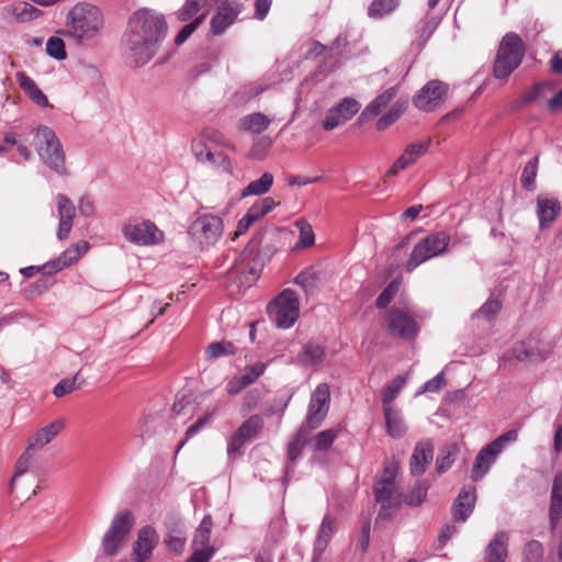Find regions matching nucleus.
Listing matches in <instances>:
<instances>
[{
    "mask_svg": "<svg viewBox=\"0 0 562 562\" xmlns=\"http://www.w3.org/2000/svg\"><path fill=\"white\" fill-rule=\"evenodd\" d=\"M103 26L101 11L89 3H77L67 14L66 34L77 41H89L97 36Z\"/></svg>",
    "mask_w": 562,
    "mask_h": 562,
    "instance_id": "f257e3e1",
    "label": "nucleus"
},
{
    "mask_svg": "<svg viewBox=\"0 0 562 562\" xmlns=\"http://www.w3.org/2000/svg\"><path fill=\"white\" fill-rule=\"evenodd\" d=\"M34 146L41 160L49 169L54 170L59 176L67 175L63 145L50 127L40 125L36 128Z\"/></svg>",
    "mask_w": 562,
    "mask_h": 562,
    "instance_id": "f03ea898",
    "label": "nucleus"
},
{
    "mask_svg": "<svg viewBox=\"0 0 562 562\" xmlns=\"http://www.w3.org/2000/svg\"><path fill=\"white\" fill-rule=\"evenodd\" d=\"M525 56V44L514 32L507 33L501 41L493 72L497 79H506L519 67Z\"/></svg>",
    "mask_w": 562,
    "mask_h": 562,
    "instance_id": "7ed1b4c3",
    "label": "nucleus"
},
{
    "mask_svg": "<svg viewBox=\"0 0 562 562\" xmlns=\"http://www.w3.org/2000/svg\"><path fill=\"white\" fill-rule=\"evenodd\" d=\"M126 31L159 46L167 34V23L164 15L156 11L140 9L131 15Z\"/></svg>",
    "mask_w": 562,
    "mask_h": 562,
    "instance_id": "20e7f679",
    "label": "nucleus"
},
{
    "mask_svg": "<svg viewBox=\"0 0 562 562\" xmlns=\"http://www.w3.org/2000/svg\"><path fill=\"white\" fill-rule=\"evenodd\" d=\"M449 243L450 235L447 232L440 231L427 235L414 246L406 262V270L413 271L427 260L445 254Z\"/></svg>",
    "mask_w": 562,
    "mask_h": 562,
    "instance_id": "39448f33",
    "label": "nucleus"
},
{
    "mask_svg": "<svg viewBox=\"0 0 562 562\" xmlns=\"http://www.w3.org/2000/svg\"><path fill=\"white\" fill-rule=\"evenodd\" d=\"M268 314L279 328L292 327L300 315V304L296 293L291 289L283 290L268 305Z\"/></svg>",
    "mask_w": 562,
    "mask_h": 562,
    "instance_id": "423d86ee",
    "label": "nucleus"
},
{
    "mask_svg": "<svg viewBox=\"0 0 562 562\" xmlns=\"http://www.w3.org/2000/svg\"><path fill=\"white\" fill-rule=\"evenodd\" d=\"M158 47L150 41L128 31H125L122 37V55L125 64L130 67L137 68L146 65L155 56Z\"/></svg>",
    "mask_w": 562,
    "mask_h": 562,
    "instance_id": "0eeeda50",
    "label": "nucleus"
},
{
    "mask_svg": "<svg viewBox=\"0 0 562 562\" xmlns=\"http://www.w3.org/2000/svg\"><path fill=\"white\" fill-rule=\"evenodd\" d=\"M517 438V430L510 429L484 447L475 458L472 468V480L475 482L481 480L488 472L491 465L495 462L497 456L504 450L505 446L507 443L515 442Z\"/></svg>",
    "mask_w": 562,
    "mask_h": 562,
    "instance_id": "6e6552de",
    "label": "nucleus"
},
{
    "mask_svg": "<svg viewBox=\"0 0 562 562\" xmlns=\"http://www.w3.org/2000/svg\"><path fill=\"white\" fill-rule=\"evenodd\" d=\"M397 474V465L389 464L384 468L381 479L374 486L375 501L381 504L379 517L391 508H397L402 502V494L395 485V476Z\"/></svg>",
    "mask_w": 562,
    "mask_h": 562,
    "instance_id": "1a4fd4ad",
    "label": "nucleus"
},
{
    "mask_svg": "<svg viewBox=\"0 0 562 562\" xmlns=\"http://www.w3.org/2000/svg\"><path fill=\"white\" fill-rule=\"evenodd\" d=\"M134 521L135 518L131 510H123L114 516L102 539L103 551L106 555H114L119 552L134 526Z\"/></svg>",
    "mask_w": 562,
    "mask_h": 562,
    "instance_id": "9d476101",
    "label": "nucleus"
},
{
    "mask_svg": "<svg viewBox=\"0 0 562 562\" xmlns=\"http://www.w3.org/2000/svg\"><path fill=\"white\" fill-rule=\"evenodd\" d=\"M384 324L390 335L412 340L418 333L417 322L404 310L391 307L384 313Z\"/></svg>",
    "mask_w": 562,
    "mask_h": 562,
    "instance_id": "9b49d317",
    "label": "nucleus"
},
{
    "mask_svg": "<svg viewBox=\"0 0 562 562\" xmlns=\"http://www.w3.org/2000/svg\"><path fill=\"white\" fill-rule=\"evenodd\" d=\"M551 351L552 344L543 340L539 334H535L516 344L513 355L519 361L542 362Z\"/></svg>",
    "mask_w": 562,
    "mask_h": 562,
    "instance_id": "f8f14e48",
    "label": "nucleus"
},
{
    "mask_svg": "<svg viewBox=\"0 0 562 562\" xmlns=\"http://www.w3.org/2000/svg\"><path fill=\"white\" fill-rule=\"evenodd\" d=\"M189 233L201 246H211L221 237L223 222L215 215H202L191 224Z\"/></svg>",
    "mask_w": 562,
    "mask_h": 562,
    "instance_id": "ddd939ff",
    "label": "nucleus"
},
{
    "mask_svg": "<svg viewBox=\"0 0 562 562\" xmlns=\"http://www.w3.org/2000/svg\"><path fill=\"white\" fill-rule=\"evenodd\" d=\"M330 404V390L326 383L316 386L311 395L307 407L306 427L315 429L322 425L327 416Z\"/></svg>",
    "mask_w": 562,
    "mask_h": 562,
    "instance_id": "4468645a",
    "label": "nucleus"
},
{
    "mask_svg": "<svg viewBox=\"0 0 562 562\" xmlns=\"http://www.w3.org/2000/svg\"><path fill=\"white\" fill-rule=\"evenodd\" d=\"M447 91V85L439 80H431L417 92L413 102L419 110L431 112L443 103Z\"/></svg>",
    "mask_w": 562,
    "mask_h": 562,
    "instance_id": "2eb2a0df",
    "label": "nucleus"
},
{
    "mask_svg": "<svg viewBox=\"0 0 562 562\" xmlns=\"http://www.w3.org/2000/svg\"><path fill=\"white\" fill-rule=\"evenodd\" d=\"M123 235L127 240L136 245H154L162 238V233L149 221L135 225H125L123 227Z\"/></svg>",
    "mask_w": 562,
    "mask_h": 562,
    "instance_id": "dca6fc26",
    "label": "nucleus"
},
{
    "mask_svg": "<svg viewBox=\"0 0 562 562\" xmlns=\"http://www.w3.org/2000/svg\"><path fill=\"white\" fill-rule=\"evenodd\" d=\"M359 103L351 98H345L339 104L330 108L323 122L325 131H333L339 125L348 122L359 111Z\"/></svg>",
    "mask_w": 562,
    "mask_h": 562,
    "instance_id": "f3484780",
    "label": "nucleus"
},
{
    "mask_svg": "<svg viewBox=\"0 0 562 562\" xmlns=\"http://www.w3.org/2000/svg\"><path fill=\"white\" fill-rule=\"evenodd\" d=\"M510 535L507 530L496 531L483 552V562H507Z\"/></svg>",
    "mask_w": 562,
    "mask_h": 562,
    "instance_id": "a211bd4d",
    "label": "nucleus"
},
{
    "mask_svg": "<svg viewBox=\"0 0 562 562\" xmlns=\"http://www.w3.org/2000/svg\"><path fill=\"white\" fill-rule=\"evenodd\" d=\"M430 146V139L420 143L408 144L404 153L395 160L391 168L386 171L387 177L397 175L401 170L414 165L418 158L424 156Z\"/></svg>",
    "mask_w": 562,
    "mask_h": 562,
    "instance_id": "6ab92c4d",
    "label": "nucleus"
},
{
    "mask_svg": "<svg viewBox=\"0 0 562 562\" xmlns=\"http://www.w3.org/2000/svg\"><path fill=\"white\" fill-rule=\"evenodd\" d=\"M56 204L59 217L57 238L59 240H64L69 236L71 232L74 218L76 216V207L72 201L61 193H57Z\"/></svg>",
    "mask_w": 562,
    "mask_h": 562,
    "instance_id": "aec40b11",
    "label": "nucleus"
},
{
    "mask_svg": "<svg viewBox=\"0 0 562 562\" xmlns=\"http://www.w3.org/2000/svg\"><path fill=\"white\" fill-rule=\"evenodd\" d=\"M158 541L155 529L150 526L143 527L133 544V560L145 562L151 555V551Z\"/></svg>",
    "mask_w": 562,
    "mask_h": 562,
    "instance_id": "412c9836",
    "label": "nucleus"
},
{
    "mask_svg": "<svg viewBox=\"0 0 562 562\" xmlns=\"http://www.w3.org/2000/svg\"><path fill=\"white\" fill-rule=\"evenodd\" d=\"M191 150L199 161H207L214 166H222L226 172L231 175L233 173L232 165L228 158L223 153H213L206 146L202 137L192 140Z\"/></svg>",
    "mask_w": 562,
    "mask_h": 562,
    "instance_id": "4be33fe9",
    "label": "nucleus"
},
{
    "mask_svg": "<svg viewBox=\"0 0 562 562\" xmlns=\"http://www.w3.org/2000/svg\"><path fill=\"white\" fill-rule=\"evenodd\" d=\"M276 206V201L270 196L263 198L259 202L255 203L252 206L248 209L247 213L239 220L237 224V234L246 233L255 222L262 218Z\"/></svg>",
    "mask_w": 562,
    "mask_h": 562,
    "instance_id": "5701e85b",
    "label": "nucleus"
},
{
    "mask_svg": "<svg viewBox=\"0 0 562 562\" xmlns=\"http://www.w3.org/2000/svg\"><path fill=\"white\" fill-rule=\"evenodd\" d=\"M475 502V487L469 486L462 488L452 505L453 519L456 521L464 522L471 516Z\"/></svg>",
    "mask_w": 562,
    "mask_h": 562,
    "instance_id": "b1692460",
    "label": "nucleus"
},
{
    "mask_svg": "<svg viewBox=\"0 0 562 562\" xmlns=\"http://www.w3.org/2000/svg\"><path fill=\"white\" fill-rule=\"evenodd\" d=\"M240 13V4L236 1H231L221 5L217 13L211 21V31L214 35L222 34L231 24L235 22Z\"/></svg>",
    "mask_w": 562,
    "mask_h": 562,
    "instance_id": "393cba45",
    "label": "nucleus"
},
{
    "mask_svg": "<svg viewBox=\"0 0 562 562\" xmlns=\"http://www.w3.org/2000/svg\"><path fill=\"white\" fill-rule=\"evenodd\" d=\"M560 212L561 204L558 199L544 194L537 196V216L541 228L550 227Z\"/></svg>",
    "mask_w": 562,
    "mask_h": 562,
    "instance_id": "a878e982",
    "label": "nucleus"
},
{
    "mask_svg": "<svg viewBox=\"0 0 562 562\" xmlns=\"http://www.w3.org/2000/svg\"><path fill=\"white\" fill-rule=\"evenodd\" d=\"M434 458V446L429 440H423L416 443L409 467L411 472L414 475L423 474L428 464L431 462Z\"/></svg>",
    "mask_w": 562,
    "mask_h": 562,
    "instance_id": "bb28decb",
    "label": "nucleus"
},
{
    "mask_svg": "<svg viewBox=\"0 0 562 562\" xmlns=\"http://www.w3.org/2000/svg\"><path fill=\"white\" fill-rule=\"evenodd\" d=\"M562 517V472H558L554 475L551 497H550V507H549V519L551 530H554L558 526L560 518Z\"/></svg>",
    "mask_w": 562,
    "mask_h": 562,
    "instance_id": "cd10ccee",
    "label": "nucleus"
},
{
    "mask_svg": "<svg viewBox=\"0 0 562 562\" xmlns=\"http://www.w3.org/2000/svg\"><path fill=\"white\" fill-rule=\"evenodd\" d=\"M166 526L168 529V537L165 540L167 547L176 553H181L186 544V532L182 522L176 518H171L166 522Z\"/></svg>",
    "mask_w": 562,
    "mask_h": 562,
    "instance_id": "c85d7f7f",
    "label": "nucleus"
},
{
    "mask_svg": "<svg viewBox=\"0 0 562 562\" xmlns=\"http://www.w3.org/2000/svg\"><path fill=\"white\" fill-rule=\"evenodd\" d=\"M16 79L20 88L29 95V98L37 105L42 108L49 106V102L47 97L43 93V91L37 87L35 81L30 78L25 72L19 71L16 74Z\"/></svg>",
    "mask_w": 562,
    "mask_h": 562,
    "instance_id": "c756f323",
    "label": "nucleus"
},
{
    "mask_svg": "<svg viewBox=\"0 0 562 562\" xmlns=\"http://www.w3.org/2000/svg\"><path fill=\"white\" fill-rule=\"evenodd\" d=\"M396 89L391 87L374 98L361 112L360 119L363 121L372 120L395 98Z\"/></svg>",
    "mask_w": 562,
    "mask_h": 562,
    "instance_id": "7c9ffc66",
    "label": "nucleus"
},
{
    "mask_svg": "<svg viewBox=\"0 0 562 562\" xmlns=\"http://www.w3.org/2000/svg\"><path fill=\"white\" fill-rule=\"evenodd\" d=\"M64 428L61 420H55L36 431V434L29 441V450H34L38 447L48 445Z\"/></svg>",
    "mask_w": 562,
    "mask_h": 562,
    "instance_id": "2f4dec72",
    "label": "nucleus"
},
{
    "mask_svg": "<svg viewBox=\"0 0 562 562\" xmlns=\"http://www.w3.org/2000/svg\"><path fill=\"white\" fill-rule=\"evenodd\" d=\"M335 531V519L330 516H325L318 529L317 537L314 542V560L321 558L328 542L330 541Z\"/></svg>",
    "mask_w": 562,
    "mask_h": 562,
    "instance_id": "473e14b6",
    "label": "nucleus"
},
{
    "mask_svg": "<svg viewBox=\"0 0 562 562\" xmlns=\"http://www.w3.org/2000/svg\"><path fill=\"white\" fill-rule=\"evenodd\" d=\"M325 359V348L315 341H308L305 344L297 355V361L305 366L312 367L319 364Z\"/></svg>",
    "mask_w": 562,
    "mask_h": 562,
    "instance_id": "72a5a7b5",
    "label": "nucleus"
},
{
    "mask_svg": "<svg viewBox=\"0 0 562 562\" xmlns=\"http://www.w3.org/2000/svg\"><path fill=\"white\" fill-rule=\"evenodd\" d=\"M271 121L270 119L260 112H255L243 116L238 121V128L252 134H259L266 131Z\"/></svg>",
    "mask_w": 562,
    "mask_h": 562,
    "instance_id": "f704fd0d",
    "label": "nucleus"
},
{
    "mask_svg": "<svg viewBox=\"0 0 562 562\" xmlns=\"http://www.w3.org/2000/svg\"><path fill=\"white\" fill-rule=\"evenodd\" d=\"M383 414L386 422V431L393 438H401L406 432V425L403 420L402 414L398 409L392 406H385Z\"/></svg>",
    "mask_w": 562,
    "mask_h": 562,
    "instance_id": "c9c22d12",
    "label": "nucleus"
},
{
    "mask_svg": "<svg viewBox=\"0 0 562 562\" xmlns=\"http://www.w3.org/2000/svg\"><path fill=\"white\" fill-rule=\"evenodd\" d=\"M263 427V419L259 415H252L245 420L235 431L240 438L248 442L255 439Z\"/></svg>",
    "mask_w": 562,
    "mask_h": 562,
    "instance_id": "e433bc0d",
    "label": "nucleus"
},
{
    "mask_svg": "<svg viewBox=\"0 0 562 562\" xmlns=\"http://www.w3.org/2000/svg\"><path fill=\"white\" fill-rule=\"evenodd\" d=\"M273 184V176L270 172H265L262 176L251 181L241 191V196L246 198L249 195H261L267 193Z\"/></svg>",
    "mask_w": 562,
    "mask_h": 562,
    "instance_id": "4c0bfd02",
    "label": "nucleus"
},
{
    "mask_svg": "<svg viewBox=\"0 0 562 562\" xmlns=\"http://www.w3.org/2000/svg\"><path fill=\"white\" fill-rule=\"evenodd\" d=\"M295 283L300 285L306 294H312L319 284L318 272L313 267H308L295 277Z\"/></svg>",
    "mask_w": 562,
    "mask_h": 562,
    "instance_id": "58836bf2",
    "label": "nucleus"
},
{
    "mask_svg": "<svg viewBox=\"0 0 562 562\" xmlns=\"http://www.w3.org/2000/svg\"><path fill=\"white\" fill-rule=\"evenodd\" d=\"M90 248V245L86 240H81L70 248L65 250L59 256V267H69L75 263L82 255H85Z\"/></svg>",
    "mask_w": 562,
    "mask_h": 562,
    "instance_id": "ea45409f",
    "label": "nucleus"
},
{
    "mask_svg": "<svg viewBox=\"0 0 562 562\" xmlns=\"http://www.w3.org/2000/svg\"><path fill=\"white\" fill-rule=\"evenodd\" d=\"M406 383V375H397L390 383H387L382 390V403L383 409L385 406H391V403L397 397L401 390Z\"/></svg>",
    "mask_w": 562,
    "mask_h": 562,
    "instance_id": "a19ab883",
    "label": "nucleus"
},
{
    "mask_svg": "<svg viewBox=\"0 0 562 562\" xmlns=\"http://www.w3.org/2000/svg\"><path fill=\"white\" fill-rule=\"evenodd\" d=\"M212 526L213 524L211 516H205L195 530L193 537L194 548H212L211 546H209Z\"/></svg>",
    "mask_w": 562,
    "mask_h": 562,
    "instance_id": "79ce46f5",
    "label": "nucleus"
},
{
    "mask_svg": "<svg viewBox=\"0 0 562 562\" xmlns=\"http://www.w3.org/2000/svg\"><path fill=\"white\" fill-rule=\"evenodd\" d=\"M398 3V0H373L368 8V15L372 19H381L392 13Z\"/></svg>",
    "mask_w": 562,
    "mask_h": 562,
    "instance_id": "37998d69",
    "label": "nucleus"
},
{
    "mask_svg": "<svg viewBox=\"0 0 562 562\" xmlns=\"http://www.w3.org/2000/svg\"><path fill=\"white\" fill-rule=\"evenodd\" d=\"M235 352L236 347L233 342L222 340L212 342L205 348V358L207 360H214L224 356L234 355Z\"/></svg>",
    "mask_w": 562,
    "mask_h": 562,
    "instance_id": "c03bdc74",
    "label": "nucleus"
},
{
    "mask_svg": "<svg viewBox=\"0 0 562 562\" xmlns=\"http://www.w3.org/2000/svg\"><path fill=\"white\" fill-rule=\"evenodd\" d=\"M85 384V379L81 378L79 373H77L72 378L64 379L60 382H58L53 390V394L56 397H61L66 394L71 393L75 390L81 389Z\"/></svg>",
    "mask_w": 562,
    "mask_h": 562,
    "instance_id": "a18cd8bd",
    "label": "nucleus"
},
{
    "mask_svg": "<svg viewBox=\"0 0 562 562\" xmlns=\"http://www.w3.org/2000/svg\"><path fill=\"white\" fill-rule=\"evenodd\" d=\"M295 226L300 232L299 240L295 244V248L302 249L313 246L315 243V235L312 225L304 218H300L295 222Z\"/></svg>",
    "mask_w": 562,
    "mask_h": 562,
    "instance_id": "49530a36",
    "label": "nucleus"
},
{
    "mask_svg": "<svg viewBox=\"0 0 562 562\" xmlns=\"http://www.w3.org/2000/svg\"><path fill=\"white\" fill-rule=\"evenodd\" d=\"M457 453L458 448L456 445L442 448L436 460L437 472L441 474L449 470L456 460Z\"/></svg>",
    "mask_w": 562,
    "mask_h": 562,
    "instance_id": "de8ad7c7",
    "label": "nucleus"
},
{
    "mask_svg": "<svg viewBox=\"0 0 562 562\" xmlns=\"http://www.w3.org/2000/svg\"><path fill=\"white\" fill-rule=\"evenodd\" d=\"M306 436L307 430L305 427H301L297 434L290 441L288 447V458L290 461L294 462L300 457L305 445Z\"/></svg>",
    "mask_w": 562,
    "mask_h": 562,
    "instance_id": "09e8293b",
    "label": "nucleus"
},
{
    "mask_svg": "<svg viewBox=\"0 0 562 562\" xmlns=\"http://www.w3.org/2000/svg\"><path fill=\"white\" fill-rule=\"evenodd\" d=\"M538 169V157L529 160L521 173V184L528 191L536 189V177Z\"/></svg>",
    "mask_w": 562,
    "mask_h": 562,
    "instance_id": "8fccbe9b",
    "label": "nucleus"
},
{
    "mask_svg": "<svg viewBox=\"0 0 562 562\" xmlns=\"http://www.w3.org/2000/svg\"><path fill=\"white\" fill-rule=\"evenodd\" d=\"M429 485L426 481L418 482L413 490L406 495L405 502L411 506H419L424 503L427 496Z\"/></svg>",
    "mask_w": 562,
    "mask_h": 562,
    "instance_id": "3c124183",
    "label": "nucleus"
},
{
    "mask_svg": "<svg viewBox=\"0 0 562 562\" xmlns=\"http://www.w3.org/2000/svg\"><path fill=\"white\" fill-rule=\"evenodd\" d=\"M207 3V0H187L183 7L178 11V19L187 22L192 19Z\"/></svg>",
    "mask_w": 562,
    "mask_h": 562,
    "instance_id": "603ef678",
    "label": "nucleus"
},
{
    "mask_svg": "<svg viewBox=\"0 0 562 562\" xmlns=\"http://www.w3.org/2000/svg\"><path fill=\"white\" fill-rule=\"evenodd\" d=\"M337 435V430L326 429L315 435L311 442L316 450H326L331 446Z\"/></svg>",
    "mask_w": 562,
    "mask_h": 562,
    "instance_id": "864d4df0",
    "label": "nucleus"
},
{
    "mask_svg": "<svg viewBox=\"0 0 562 562\" xmlns=\"http://www.w3.org/2000/svg\"><path fill=\"white\" fill-rule=\"evenodd\" d=\"M265 370L266 364L263 362H257L252 366H247L244 371L238 374V376L247 387L248 385L252 384L261 374H263Z\"/></svg>",
    "mask_w": 562,
    "mask_h": 562,
    "instance_id": "5fc2aeb1",
    "label": "nucleus"
},
{
    "mask_svg": "<svg viewBox=\"0 0 562 562\" xmlns=\"http://www.w3.org/2000/svg\"><path fill=\"white\" fill-rule=\"evenodd\" d=\"M527 562H541L543 558V547L538 540L528 541L522 550Z\"/></svg>",
    "mask_w": 562,
    "mask_h": 562,
    "instance_id": "6e6d98bb",
    "label": "nucleus"
},
{
    "mask_svg": "<svg viewBox=\"0 0 562 562\" xmlns=\"http://www.w3.org/2000/svg\"><path fill=\"white\" fill-rule=\"evenodd\" d=\"M46 52L50 57L57 60H64L67 57L64 41L56 36L48 38L46 43Z\"/></svg>",
    "mask_w": 562,
    "mask_h": 562,
    "instance_id": "4d7b16f0",
    "label": "nucleus"
},
{
    "mask_svg": "<svg viewBox=\"0 0 562 562\" xmlns=\"http://www.w3.org/2000/svg\"><path fill=\"white\" fill-rule=\"evenodd\" d=\"M31 451L32 450H29V447H27L26 450L18 459V462L15 464L14 475H13L11 482H10V492L13 491L15 480L19 476H21V475H23L24 473L27 472V470L30 468V464H31V461H32Z\"/></svg>",
    "mask_w": 562,
    "mask_h": 562,
    "instance_id": "13d9d810",
    "label": "nucleus"
},
{
    "mask_svg": "<svg viewBox=\"0 0 562 562\" xmlns=\"http://www.w3.org/2000/svg\"><path fill=\"white\" fill-rule=\"evenodd\" d=\"M403 113V105L398 102L394 103L386 114L382 115L378 122L376 127L378 130H385L387 126L393 124Z\"/></svg>",
    "mask_w": 562,
    "mask_h": 562,
    "instance_id": "bf43d9fd",
    "label": "nucleus"
},
{
    "mask_svg": "<svg viewBox=\"0 0 562 562\" xmlns=\"http://www.w3.org/2000/svg\"><path fill=\"white\" fill-rule=\"evenodd\" d=\"M214 412L206 413L202 417L198 418V420L191 425L186 431V440L179 443L178 450L181 449L186 441L191 437L195 436L204 426H206L213 418Z\"/></svg>",
    "mask_w": 562,
    "mask_h": 562,
    "instance_id": "052dcab7",
    "label": "nucleus"
},
{
    "mask_svg": "<svg viewBox=\"0 0 562 562\" xmlns=\"http://www.w3.org/2000/svg\"><path fill=\"white\" fill-rule=\"evenodd\" d=\"M204 19L205 14H201L200 16L195 18L194 21H192L191 23L184 25L177 34L175 43L177 45L184 43L189 38V36L198 29V26L204 21Z\"/></svg>",
    "mask_w": 562,
    "mask_h": 562,
    "instance_id": "680f3d73",
    "label": "nucleus"
},
{
    "mask_svg": "<svg viewBox=\"0 0 562 562\" xmlns=\"http://www.w3.org/2000/svg\"><path fill=\"white\" fill-rule=\"evenodd\" d=\"M398 291V283L396 281H392L378 296L376 299V307L385 308L387 304L394 299Z\"/></svg>",
    "mask_w": 562,
    "mask_h": 562,
    "instance_id": "e2e57ef3",
    "label": "nucleus"
},
{
    "mask_svg": "<svg viewBox=\"0 0 562 562\" xmlns=\"http://www.w3.org/2000/svg\"><path fill=\"white\" fill-rule=\"evenodd\" d=\"M14 13L21 21H29L37 18L40 10L29 3H19L14 7Z\"/></svg>",
    "mask_w": 562,
    "mask_h": 562,
    "instance_id": "0e129e2a",
    "label": "nucleus"
},
{
    "mask_svg": "<svg viewBox=\"0 0 562 562\" xmlns=\"http://www.w3.org/2000/svg\"><path fill=\"white\" fill-rule=\"evenodd\" d=\"M445 385V373L443 372H440L438 373L435 378L430 379L429 381H427L423 387L420 389V391L417 392V394H423V393H428V392H431V393H436L438 392L442 386Z\"/></svg>",
    "mask_w": 562,
    "mask_h": 562,
    "instance_id": "69168bd1",
    "label": "nucleus"
},
{
    "mask_svg": "<svg viewBox=\"0 0 562 562\" xmlns=\"http://www.w3.org/2000/svg\"><path fill=\"white\" fill-rule=\"evenodd\" d=\"M78 210L80 215L85 217H92L95 211V205L92 198H90L89 195H82L78 200Z\"/></svg>",
    "mask_w": 562,
    "mask_h": 562,
    "instance_id": "338daca9",
    "label": "nucleus"
},
{
    "mask_svg": "<svg viewBox=\"0 0 562 562\" xmlns=\"http://www.w3.org/2000/svg\"><path fill=\"white\" fill-rule=\"evenodd\" d=\"M214 552L213 548H194L193 553L187 562H209Z\"/></svg>",
    "mask_w": 562,
    "mask_h": 562,
    "instance_id": "774afa93",
    "label": "nucleus"
}]
</instances>
